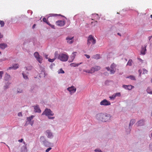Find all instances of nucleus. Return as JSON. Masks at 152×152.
Here are the masks:
<instances>
[{"label":"nucleus","instance_id":"2","mask_svg":"<svg viewBox=\"0 0 152 152\" xmlns=\"http://www.w3.org/2000/svg\"><path fill=\"white\" fill-rule=\"evenodd\" d=\"M44 115L47 116L49 119H53L55 118L54 117L50 116H53L54 114L50 109L46 108L45 109L44 111L42 114V115Z\"/></svg>","mask_w":152,"mask_h":152},{"label":"nucleus","instance_id":"19","mask_svg":"<svg viewBox=\"0 0 152 152\" xmlns=\"http://www.w3.org/2000/svg\"><path fill=\"white\" fill-rule=\"evenodd\" d=\"M7 45L5 43H1L0 44V48L2 49H4L7 47Z\"/></svg>","mask_w":152,"mask_h":152},{"label":"nucleus","instance_id":"32","mask_svg":"<svg viewBox=\"0 0 152 152\" xmlns=\"http://www.w3.org/2000/svg\"><path fill=\"white\" fill-rule=\"evenodd\" d=\"M109 98L111 100H114L115 98V94H113L111 96H110Z\"/></svg>","mask_w":152,"mask_h":152},{"label":"nucleus","instance_id":"12","mask_svg":"<svg viewBox=\"0 0 152 152\" xmlns=\"http://www.w3.org/2000/svg\"><path fill=\"white\" fill-rule=\"evenodd\" d=\"M73 38L74 37H67L66 38V39L67 40V43L69 44L72 43L74 42V40L73 39Z\"/></svg>","mask_w":152,"mask_h":152},{"label":"nucleus","instance_id":"7","mask_svg":"<svg viewBox=\"0 0 152 152\" xmlns=\"http://www.w3.org/2000/svg\"><path fill=\"white\" fill-rule=\"evenodd\" d=\"M110 102L106 99H104L100 102V104L101 105L107 106L110 105Z\"/></svg>","mask_w":152,"mask_h":152},{"label":"nucleus","instance_id":"24","mask_svg":"<svg viewBox=\"0 0 152 152\" xmlns=\"http://www.w3.org/2000/svg\"><path fill=\"white\" fill-rule=\"evenodd\" d=\"M40 142L43 143L45 140H46L44 136H42L40 138Z\"/></svg>","mask_w":152,"mask_h":152},{"label":"nucleus","instance_id":"59","mask_svg":"<svg viewBox=\"0 0 152 152\" xmlns=\"http://www.w3.org/2000/svg\"><path fill=\"white\" fill-rule=\"evenodd\" d=\"M33 122H32L31 123V126H32V125H33Z\"/></svg>","mask_w":152,"mask_h":152},{"label":"nucleus","instance_id":"54","mask_svg":"<svg viewBox=\"0 0 152 152\" xmlns=\"http://www.w3.org/2000/svg\"><path fill=\"white\" fill-rule=\"evenodd\" d=\"M50 26L52 28H54V27H55V26L54 25H51Z\"/></svg>","mask_w":152,"mask_h":152},{"label":"nucleus","instance_id":"39","mask_svg":"<svg viewBox=\"0 0 152 152\" xmlns=\"http://www.w3.org/2000/svg\"><path fill=\"white\" fill-rule=\"evenodd\" d=\"M115 94V97L116 96H120V95H121V94H120V93H116L115 94Z\"/></svg>","mask_w":152,"mask_h":152},{"label":"nucleus","instance_id":"13","mask_svg":"<svg viewBox=\"0 0 152 152\" xmlns=\"http://www.w3.org/2000/svg\"><path fill=\"white\" fill-rule=\"evenodd\" d=\"M43 145L45 147H50L53 146V145L52 144H51L50 142H48L46 140L43 143Z\"/></svg>","mask_w":152,"mask_h":152},{"label":"nucleus","instance_id":"47","mask_svg":"<svg viewBox=\"0 0 152 152\" xmlns=\"http://www.w3.org/2000/svg\"><path fill=\"white\" fill-rule=\"evenodd\" d=\"M123 88H124L126 89L127 88L128 86L124 85H123Z\"/></svg>","mask_w":152,"mask_h":152},{"label":"nucleus","instance_id":"53","mask_svg":"<svg viewBox=\"0 0 152 152\" xmlns=\"http://www.w3.org/2000/svg\"><path fill=\"white\" fill-rule=\"evenodd\" d=\"M106 69L107 70V71H110V68L109 67H106Z\"/></svg>","mask_w":152,"mask_h":152},{"label":"nucleus","instance_id":"42","mask_svg":"<svg viewBox=\"0 0 152 152\" xmlns=\"http://www.w3.org/2000/svg\"><path fill=\"white\" fill-rule=\"evenodd\" d=\"M52 149V148L51 147H49L48 148H47L45 151L46 152H48L50 150Z\"/></svg>","mask_w":152,"mask_h":152},{"label":"nucleus","instance_id":"31","mask_svg":"<svg viewBox=\"0 0 152 152\" xmlns=\"http://www.w3.org/2000/svg\"><path fill=\"white\" fill-rule=\"evenodd\" d=\"M84 72H86L90 73H92L93 72H92V71H91V70H84Z\"/></svg>","mask_w":152,"mask_h":152},{"label":"nucleus","instance_id":"37","mask_svg":"<svg viewBox=\"0 0 152 152\" xmlns=\"http://www.w3.org/2000/svg\"><path fill=\"white\" fill-rule=\"evenodd\" d=\"M64 73V71L62 70V69H59V73Z\"/></svg>","mask_w":152,"mask_h":152},{"label":"nucleus","instance_id":"20","mask_svg":"<svg viewBox=\"0 0 152 152\" xmlns=\"http://www.w3.org/2000/svg\"><path fill=\"white\" fill-rule=\"evenodd\" d=\"M11 77L10 75H9L8 74L6 73L4 77V79L6 80H10Z\"/></svg>","mask_w":152,"mask_h":152},{"label":"nucleus","instance_id":"34","mask_svg":"<svg viewBox=\"0 0 152 152\" xmlns=\"http://www.w3.org/2000/svg\"><path fill=\"white\" fill-rule=\"evenodd\" d=\"M134 87L133 86H132L131 85H129V86H128V87H127V89L128 90H131Z\"/></svg>","mask_w":152,"mask_h":152},{"label":"nucleus","instance_id":"6","mask_svg":"<svg viewBox=\"0 0 152 152\" xmlns=\"http://www.w3.org/2000/svg\"><path fill=\"white\" fill-rule=\"evenodd\" d=\"M96 40L94 39L92 36L91 35L89 36L88 39L87 44L89 45L91 43V42L93 44H94L96 43Z\"/></svg>","mask_w":152,"mask_h":152},{"label":"nucleus","instance_id":"27","mask_svg":"<svg viewBox=\"0 0 152 152\" xmlns=\"http://www.w3.org/2000/svg\"><path fill=\"white\" fill-rule=\"evenodd\" d=\"M132 59H130L129 60L126 65L131 66L132 64Z\"/></svg>","mask_w":152,"mask_h":152},{"label":"nucleus","instance_id":"8","mask_svg":"<svg viewBox=\"0 0 152 152\" xmlns=\"http://www.w3.org/2000/svg\"><path fill=\"white\" fill-rule=\"evenodd\" d=\"M116 66L114 63L112 64L110 66L111 69L110 70V73L111 74H114L115 72L116 69L115 67Z\"/></svg>","mask_w":152,"mask_h":152},{"label":"nucleus","instance_id":"41","mask_svg":"<svg viewBox=\"0 0 152 152\" xmlns=\"http://www.w3.org/2000/svg\"><path fill=\"white\" fill-rule=\"evenodd\" d=\"M138 60L140 61V62L141 63H142L143 62V60H142L141 58H137Z\"/></svg>","mask_w":152,"mask_h":152},{"label":"nucleus","instance_id":"62","mask_svg":"<svg viewBox=\"0 0 152 152\" xmlns=\"http://www.w3.org/2000/svg\"><path fill=\"white\" fill-rule=\"evenodd\" d=\"M32 68V67H29V69H31Z\"/></svg>","mask_w":152,"mask_h":152},{"label":"nucleus","instance_id":"17","mask_svg":"<svg viewBox=\"0 0 152 152\" xmlns=\"http://www.w3.org/2000/svg\"><path fill=\"white\" fill-rule=\"evenodd\" d=\"M77 53V52H74L72 53L71 56V62H72L73 61L75 58Z\"/></svg>","mask_w":152,"mask_h":152},{"label":"nucleus","instance_id":"4","mask_svg":"<svg viewBox=\"0 0 152 152\" xmlns=\"http://www.w3.org/2000/svg\"><path fill=\"white\" fill-rule=\"evenodd\" d=\"M148 45V43L146 42L144 43V44L142 46L140 50L141 54L143 55H144L145 54L146 51V48Z\"/></svg>","mask_w":152,"mask_h":152},{"label":"nucleus","instance_id":"43","mask_svg":"<svg viewBox=\"0 0 152 152\" xmlns=\"http://www.w3.org/2000/svg\"><path fill=\"white\" fill-rule=\"evenodd\" d=\"M94 151L96 152H102L101 150L99 149H96Z\"/></svg>","mask_w":152,"mask_h":152},{"label":"nucleus","instance_id":"64","mask_svg":"<svg viewBox=\"0 0 152 152\" xmlns=\"http://www.w3.org/2000/svg\"><path fill=\"white\" fill-rule=\"evenodd\" d=\"M151 82L152 83V79H151Z\"/></svg>","mask_w":152,"mask_h":152},{"label":"nucleus","instance_id":"10","mask_svg":"<svg viewBox=\"0 0 152 152\" xmlns=\"http://www.w3.org/2000/svg\"><path fill=\"white\" fill-rule=\"evenodd\" d=\"M76 88L73 86L67 88V90L69 91L70 93H75L76 91Z\"/></svg>","mask_w":152,"mask_h":152},{"label":"nucleus","instance_id":"22","mask_svg":"<svg viewBox=\"0 0 152 152\" xmlns=\"http://www.w3.org/2000/svg\"><path fill=\"white\" fill-rule=\"evenodd\" d=\"M21 152H27V150L26 146V145L23 146L21 148Z\"/></svg>","mask_w":152,"mask_h":152},{"label":"nucleus","instance_id":"25","mask_svg":"<svg viewBox=\"0 0 152 152\" xmlns=\"http://www.w3.org/2000/svg\"><path fill=\"white\" fill-rule=\"evenodd\" d=\"M135 122V119L131 120L129 124V126L130 127L132 126Z\"/></svg>","mask_w":152,"mask_h":152},{"label":"nucleus","instance_id":"18","mask_svg":"<svg viewBox=\"0 0 152 152\" xmlns=\"http://www.w3.org/2000/svg\"><path fill=\"white\" fill-rule=\"evenodd\" d=\"M144 121L143 120H140L138 121L136 124L138 126H142L144 125Z\"/></svg>","mask_w":152,"mask_h":152},{"label":"nucleus","instance_id":"40","mask_svg":"<svg viewBox=\"0 0 152 152\" xmlns=\"http://www.w3.org/2000/svg\"><path fill=\"white\" fill-rule=\"evenodd\" d=\"M10 83H7V85H6L5 86H4V88L5 89L7 88H8V86L10 85Z\"/></svg>","mask_w":152,"mask_h":152},{"label":"nucleus","instance_id":"15","mask_svg":"<svg viewBox=\"0 0 152 152\" xmlns=\"http://www.w3.org/2000/svg\"><path fill=\"white\" fill-rule=\"evenodd\" d=\"M19 67V65L18 64H14L12 65V66L10 67H9L8 69H16L18 68Z\"/></svg>","mask_w":152,"mask_h":152},{"label":"nucleus","instance_id":"58","mask_svg":"<svg viewBox=\"0 0 152 152\" xmlns=\"http://www.w3.org/2000/svg\"><path fill=\"white\" fill-rule=\"evenodd\" d=\"M23 143L26 146V142H23Z\"/></svg>","mask_w":152,"mask_h":152},{"label":"nucleus","instance_id":"48","mask_svg":"<svg viewBox=\"0 0 152 152\" xmlns=\"http://www.w3.org/2000/svg\"><path fill=\"white\" fill-rule=\"evenodd\" d=\"M85 56L87 58H90V56L88 55L85 54Z\"/></svg>","mask_w":152,"mask_h":152},{"label":"nucleus","instance_id":"60","mask_svg":"<svg viewBox=\"0 0 152 152\" xmlns=\"http://www.w3.org/2000/svg\"><path fill=\"white\" fill-rule=\"evenodd\" d=\"M118 34L119 35L121 36V34H120V33H118Z\"/></svg>","mask_w":152,"mask_h":152},{"label":"nucleus","instance_id":"3","mask_svg":"<svg viewBox=\"0 0 152 152\" xmlns=\"http://www.w3.org/2000/svg\"><path fill=\"white\" fill-rule=\"evenodd\" d=\"M68 58L69 56L67 54L62 53L59 54L58 59L62 61H66Z\"/></svg>","mask_w":152,"mask_h":152},{"label":"nucleus","instance_id":"21","mask_svg":"<svg viewBox=\"0 0 152 152\" xmlns=\"http://www.w3.org/2000/svg\"><path fill=\"white\" fill-rule=\"evenodd\" d=\"M146 91L148 93L152 94V90L150 87H148L147 88L146 90Z\"/></svg>","mask_w":152,"mask_h":152},{"label":"nucleus","instance_id":"51","mask_svg":"<svg viewBox=\"0 0 152 152\" xmlns=\"http://www.w3.org/2000/svg\"><path fill=\"white\" fill-rule=\"evenodd\" d=\"M23 139H21L20 140H18V141L20 142H23Z\"/></svg>","mask_w":152,"mask_h":152},{"label":"nucleus","instance_id":"5","mask_svg":"<svg viewBox=\"0 0 152 152\" xmlns=\"http://www.w3.org/2000/svg\"><path fill=\"white\" fill-rule=\"evenodd\" d=\"M34 55L36 58L37 60L40 63L42 62V58L40 56L37 52H35L34 53Z\"/></svg>","mask_w":152,"mask_h":152},{"label":"nucleus","instance_id":"16","mask_svg":"<svg viewBox=\"0 0 152 152\" xmlns=\"http://www.w3.org/2000/svg\"><path fill=\"white\" fill-rule=\"evenodd\" d=\"M34 111L35 112L40 113L41 112V110H40L38 106H34Z\"/></svg>","mask_w":152,"mask_h":152},{"label":"nucleus","instance_id":"35","mask_svg":"<svg viewBox=\"0 0 152 152\" xmlns=\"http://www.w3.org/2000/svg\"><path fill=\"white\" fill-rule=\"evenodd\" d=\"M55 60V59L54 58L53 59L49 58L48 59V61L49 62H53Z\"/></svg>","mask_w":152,"mask_h":152},{"label":"nucleus","instance_id":"45","mask_svg":"<svg viewBox=\"0 0 152 152\" xmlns=\"http://www.w3.org/2000/svg\"><path fill=\"white\" fill-rule=\"evenodd\" d=\"M17 91L18 93H21L22 92V90L20 89H18Z\"/></svg>","mask_w":152,"mask_h":152},{"label":"nucleus","instance_id":"56","mask_svg":"<svg viewBox=\"0 0 152 152\" xmlns=\"http://www.w3.org/2000/svg\"><path fill=\"white\" fill-rule=\"evenodd\" d=\"M36 26V25L35 24H34L33 26H32V28H35V26Z\"/></svg>","mask_w":152,"mask_h":152},{"label":"nucleus","instance_id":"55","mask_svg":"<svg viewBox=\"0 0 152 152\" xmlns=\"http://www.w3.org/2000/svg\"><path fill=\"white\" fill-rule=\"evenodd\" d=\"M34 117V115H32L30 117H29L30 118H31V119L32 120L33 118V117Z\"/></svg>","mask_w":152,"mask_h":152},{"label":"nucleus","instance_id":"9","mask_svg":"<svg viewBox=\"0 0 152 152\" xmlns=\"http://www.w3.org/2000/svg\"><path fill=\"white\" fill-rule=\"evenodd\" d=\"M57 25L59 26H62L65 24V22L64 20H58L56 22Z\"/></svg>","mask_w":152,"mask_h":152},{"label":"nucleus","instance_id":"1","mask_svg":"<svg viewBox=\"0 0 152 152\" xmlns=\"http://www.w3.org/2000/svg\"><path fill=\"white\" fill-rule=\"evenodd\" d=\"M97 119L102 122H106L110 119V116L109 114L99 113L96 115Z\"/></svg>","mask_w":152,"mask_h":152},{"label":"nucleus","instance_id":"30","mask_svg":"<svg viewBox=\"0 0 152 152\" xmlns=\"http://www.w3.org/2000/svg\"><path fill=\"white\" fill-rule=\"evenodd\" d=\"M127 78H129L130 79L132 80H135V77L131 75L126 77Z\"/></svg>","mask_w":152,"mask_h":152},{"label":"nucleus","instance_id":"23","mask_svg":"<svg viewBox=\"0 0 152 152\" xmlns=\"http://www.w3.org/2000/svg\"><path fill=\"white\" fill-rule=\"evenodd\" d=\"M59 56V54H58V52L57 51H56L54 54V58L56 59H58V58Z\"/></svg>","mask_w":152,"mask_h":152},{"label":"nucleus","instance_id":"44","mask_svg":"<svg viewBox=\"0 0 152 152\" xmlns=\"http://www.w3.org/2000/svg\"><path fill=\"white\" fill-rule=\"evenodd\" d=\"M42 20L43 22H45L46 23H47L48 22L47 21V19L45 18H43Z\"/></svg>","mask_w":152,"mask_h":152},{"label":"nucleus","instance_id":"38","mask_svg":"<svg viewBox=\"0 0 152 152\" xmlns=\"http://www.w3.org/2000/svg\"><path fill=\"white\" fill-rule=\"evenodd\" d=\"M3 73L4 72L3 71H0V80L2 78V75L3 74Z\"/></svg>","mask_w":152,"mask_h":152},{"label":"nucleus","instance_id":"46","mask_svg":"<svg viewBox=\"0 0 152 152\" xmlns=\"http://www.w3.org/2000/svg\"><path fill=\"white\" fill-rule=\"evenodd\" d=\"M138 72H139V75L140 76L141 75V74L142 72V70L141 69H139L138 70Z\"/></svg>","mask_w":152,"mask_h":152},{"label":"nucleus","instance_id":"50","mask_svg":"<svg viewBox=\"0 0 152 152\" xmlns=\"http://www.w3.org/2000/svg\"><path fill=\"white\" fill-rule=\"evenodd\" d=\"M18 115L19 116H22V114L21 112H20L18 113Z\"/></svg>","mask_w":152,"mask_h":152},{"label":"nucleus","instance_id":"33","mask_svg":"<svg viewBox=\"0 0 152 152\" xmlns=\"http://www.w3.org/2000/svg\"><path fill=\"white\" fill-rule=\"evenodd\" d=\"M0 24L1 25V27H2L4 26V23L3 21L2 20H0Z\"/></svg>","mask_w":152,"mask_h":152},{"label":"nucleus","instance_id":"36","mask_svg":"<svg viewBox=\"0 0 152 152\" xmlns=\"http://www.w3.org/2000/svg\"><path fill=\"white\" fill-rule=\"evenodd\" d=\"M148 73V71L145 69H143V74H147Z\"/></svg>","mask_w":152,"mask_h":152},{"label":"nucleus","instance_id":"49","mask_svg":"<svg viewBox=\"0 0 152 152\" xmlns=\"http://www.w3.org/2000/svg\"><path fill=\"white\" fill-rule=\"evenodd\" d=\"M27 119L28 121H30L31 120V118H30V117H27Z\"/></svg>","mask_w":152,"mask_h":152},{"label":"nucleus","instance_id":"29","mask_svg":"<svg viewBox=\"0 0 152 152\" xmlns=\"http://www.w3.org/2000/svg\"><path fill=\"white\" fill-rule=\"evenodd\" d=\"M22 75L24 78L25 79H28V75L25 74V73H22Z\"/></svg>","mask_w":152,"mask_h":152},{"label":"nucleus","instance_id":"26","mask_svg":"<svg viewBox=\"0 0 152 152\" xmlns=\"http://www.w3.org/2000/svg\"><path fill=\"white\" fill-rule=\"evenodd\" d=\"M80 64H81V63H80V64L72 63L70 65L71 66L75 67L78 66Z\"/></svg>","mask_w":152,"mask_h":152},{"label":"nucleus","instance_id":"63","mask_svg":"<svg viewBox=\"0 0 152 152\" xmlns=\"http://www.w3.org/2000/svg\"><path fill=\"white\" fill-rule=\"evenodd\" d=\"M151 18H152V14L151 15Z\"/></svg>","mask_w":152,"mask_h":152},{"label":"nucleus","instance_id":"52","mask_svg":"<svg viewBox=\"0 0 152 152\" xmlns=\"http://www.w3.org/2000/svg\"><path fill=\"white\" fill-rule=\"evenodd\" d=\"M150 148L151 150L152 151V144H150Z\"/></svg>","mask_w":152,"mask_h":152},{"label":"nucleus","instance_id":"28","mask_svg":"<svg viewBox=\"0 0 152 152\" xmlns=\"http://www.w3.org/2000/svg\"><path fill=\"white\" fill-rule=\"evenodd\" d=\"M92 58L95 59H97L99 58V56L98 54H96L93 56Z\"/></svg>","mask_w":152,"mask_h":152},{"label":"nucleus","instance_id":"11","mask_svg":"<svg viewBox=\"0 0 152 152\" xmlns=\"http://www.w3.org/2000/svg\"><path fill=\"white\" fill-rule=\"evenodd\" d=\"M46 134L48 138H51L53 137V135L52 132L50 130H47L46 131Z\"/></svg>","mask_w":152,"mask_h":152},{"label":"nucleus","instance_id":"14","mask_svg":"<svg viewBox=\"0 0 152 152\" xmlns=\"http://www.w3.org/2000/svg\"><path fill=\"white\" fill-rule=\"evenodd\" d=\"M101 68L100 66H96L94 67L91 68V71L93 73L95 71H97L100 69Z\"/></svg>","mask_w":152,"mask_h":152},{"label":"nucleus","instance_id":"61","mask_svg":"<svg viewBox=\"0 0 152 152\" xmlns=\"http://www.w3.org/2000/svg\"><path fill=\"white\" fill-rule=\"evenodd\" d=\"M149 40H150V39H151V37H149Z\"/></svg>","mask_w":152,"mask_h":152},{"label":"nucleus","instance_id":"57","mask_svg":"<svg viewBox=\"0 0 152 152\" xmlns=\"http://www.w3.org/2000/svg\"><path fill=\"white\" fill-rule=\"evenodd\" d=\"M46 23L50 26L51 25V24L48 22H47Z\"/></svg>","mask_w":152,"mask_h":152}]
</instances>
